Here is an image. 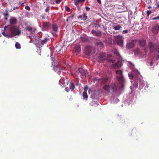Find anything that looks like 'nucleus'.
Masks as SVG:
<instances>
[{
    "label": "nucleus",
    "instance_id": "1",
    "mask_svg": "<svg viewBox=\"0 0 159 159\" xmlns=\"http://www.w3.org/2000/svg\"><path fill=\"white\" fill-rule=\"evenodd\" d=\"M116 73L117 74V79L120 83V85L119 86L117 82H112L109 84L105 85L103 88L108 93H112L113 94H116L119 90H122L123 89L124 79L122 74V71L121 70H117Z\"/></svg>",
    "mask_w": 159,
    "mask_h": 159
},
{
    "label": "nucleus",
    "instance_id": "2",
    "mask_svg": "<svg viewBox=\"0 0 159 159\" xmlns=\"http://www.w3.org/2000/svg\"><path fill=\"white\" fill-rule=\"evenodd\" d=\"M10 30L11 34V37L16 35H19L21 34V30L19 27L16 26L11 25L10 28Z\"/></svg>",
    "mask_w": 159,
    "mask_h": 159
},
{
    "label": "nucleus",
    "instance_id": "3",
    "mask_svg": "<svg viewBox=\"0 0 159 159\" xmlns=\"http://www.w3.org/2000/svg\"><path fill=\"white\" fill-rule=\"evenodd\" d=\"M148 46L151 53L155 51L159 53V43L154 44L152 42H150L148 43Z\"/></svg>",
    "mask_w": 159,
    "mask_h": 159
},
{
    "label": "nucleus",
    "instance_id": "4",
    "mask_svg": "<svg viewBox=\"0 0 159 159\" xmlns=\"http://www.w3.org/2000/svg\"><path fill=\"white\" fill-rule=\"evenodd\" d=\"M115 42L118 45L122 47L123 46V39L122 37L120 36L116 37L115 39Z\"/></svg>",
    "mask_w": 159,
    "mask_h": 159
},
{
    "label": "nucleus",
    "instance_id": "5",
    "mask_svg": "<svg viewBox=\"0 0 159 159\" xmlns=\"http://www.w3.org/2000/svg\"><path fill=\"white\" fill-rule=\"evenodd\" d=\"M79 70L82 76H84L86 77L89 75V72L87 70L85 69L84 68L81 67L79 68Z\"/></svg>",
    "mask_w": 159,
    "mask_h": 159
},
{
    "label": "nucleus",
    "instance_id": "6",
    "mask_svg": "<svg viewBox=\"0 0 159 159\" xmlns=\"http://www.w3.org/2000/svg\"><path fill=\"white\" fill-rule=\"evenodd\" d=\"M137 40L134 39L132 40L130 42H129L127 43L126 45V47L127 48L130 49L133 48L135 44L136 43Z\"/></svg>",
    "mask_w": 159,
    "mask_h": 159
},
{
    "label": "nucleus",
    "instance_id": "7",
    "mask_svg": "<svg viewBox=\"0 0 159 159\" xmlns=\"http://www.w3.org/2000/svg\"><path fill=\"white\" fill-rule=\"evenodd\" d=\"M122 65L121 61H118L116 63L113 64L111 66V67L114 69H117L120 67Z\"/></svg>",
    "mask_w": 159,
    "mask_h": 159
},
{
    "label": "nucleus",
    "instance_id": "8",
    "mask_svg": "<svg viewBox=\"0 0 159 159\" xmlns=\"http://www.w3.org/2000/svg\"><path fill=\"white\" fill-rule=\"evenodd\" d=\"M25 29L26 30H27L30 33V35L34 34L36 30V29L32 28L30 26H27Z\"/></svg>",
    "mask_w": 159,
    "mask_h": 159
},
{
    "label": "nucleus",
    "instance_id": "9",
    "mask_svg": "<svg viewBox=\"0 0 159 159\" xmlns=\"http://www.w3.org/2000/svg\"><path fill=\"white\" fill-rule=\"evenodd\" d=\"M91 98L93 100L91 102L90 105L92 106L97 105L98 100L96 98H94L93 95H91Z\"/></svg>",
    "mask_w": 159,
    "mask_h": 159
},
{
    "label": "nucleus",
    "instance_id": "10",
    "mask_svg": "<svg viewBox=\"0 0 159 159\" xmlns=\"http://www.w3.org/2000/svg\"><path fill=\"white\" fill-rule=\"evenodd\" d=\"M91 32L93 35L97 37L101 36L102 34L101 32L99 30L96 31L94 30H93Z\"/></svg>",
    "mask_w": 159,
    "mask_h": 159
},
{
    "label": "nucleus",
    "instance_id": "11",
    "mask_svg": "<svg viewBox=\"0 0 159 159\" xmlns=\"http://www.w3.org/2000/svg\"><path fill=\"white\" fill-rule=\"evenodd\" d=\"M43 26L45 29H49L51 28V25L48 22H43Z\"/></svg>",
    "mask_w": 159,
    "mask_h": 159
},
{
    "label": "nucleus",
    "instance_id": "12",
    "mask_svg": "<svg viewBox=\"0 0 159 159\" xmlns=\"http://www.w3.org/2000/svg\"><path fill=\"white\" fill-rule=\"evenodd\" d=\"M53 69L55 72L59 74H60L61 71L62 70V68H61V67L59 65L55 66Z\"/></svg>",
    "mask_w": 159,
    "mask_h": 159
},
{
    "label": "nucleus",
    "instance_id": "13",
    "mask_svg": "<svg viewBox=\"0 0 159 159\" xmlns=\"http://www.w3.org/2000/svg\"><path fill=\"white\" fill-rule=\"evenodd\" d=\"M159 26L158 25H156L154 26L152 28V32L154 34H157L159 31Z\"/></svg>",
    "mask_w": 159,
    "mask_h": 159
},
{
    "label": "nucleus",
    "instance_id": "14",
    "mask_svg": "<svg viewBox=\"0 0 159 159\" xmlns=\"http://www.w3.org/2000/svg\"><path fill=\"white\" fill-rule=\"evenodd\" d=\"M109 79V77H105L100 80L99 81L102 84H105L107 82Z\"/></svg>",
    "mask_w": 159,
    "mask_h": 159
},
{
    "label": "nucleus",
    "instance_id": "15",
    "mask_svg": "<svg viewBox=\"0 0 159 159\" xmlns=\"http://www.w3.org/2000/svg\"><path fill=\"white\" fill-rule=\"evenodd\" d=\"M139 43L141 46L144 47L146 45V41L143 39L140 40L139 41Z\"/></svg>",
    "mask_w": 159,
    "mask_h": 159
},
{
    "label": "nucleus",
    "instance_id": "16",
    "mask_svg": "<svg viewBox=\"0 0 159 159\" xmlns=\"http://www.w3.org/2000/svg\"><path fill=\"white\" fill-rule=\"evenodd\" d=\"M10 23L12 25L16 24L17 23L16 19L15 18L11 19L10 20Z\"/></svg>",
    "mask_w": 159,
    "mask_h": 159
},
{
    "label": "nucleus",
    "instance_id": "17",
    "mask_svg": "<svg viewBox=\"0 0 159 159\" xmlns=\"http://www.w3.org/2000/svg\"><path fill=\"white\" fill-rule=\"evenodd\" d=\"M113 53L116 56H117L118 58L120 59V55L119 52L116 49H114L113 50Z\"/></svg>",
    "mask_w": 159,
    "mask_h": 159
},
{
    "label": "nucleus",
    "instance_id": "18",
    "mask_svg": "<svg viewBox=\"0 0 159 159\" xmlns=\"http://www.w3.org/2000/svg\"><path fill=\"white\" fill-rule=\"evenodd\" d=\"M85 52L86 54L89 55L91 53L90 48L89 47H86L85 48Z\"/></svg>",
    "mask_w": 159,
    "mask_h": 159
},
{
    "label": "nucleus",
    "instance_id": "19",
    "mask_svg": "<svg viewBox=\"0 0 159 159\" xmlns=\"http://www.w3.org/2000/svg\"><path fill=\"white\" fill-rule=\"evenodd\" d=\"M52 29L53 31L55 32H57L58 31V27L57 25L55 24H53L52 25Z\"/></svg>",
    "mask_w": 159,
    "mask_h": 159
},
{
    "label": "nucleus",
    "instance_id": "20",
    "mask_svg": "<svg viewBox=\"0 0 159 159\" xmlns=\"http://www.w3.org/2000/svg\"><path fill=\"white\" fill-rule=\"evenodd\" d=\"M49 40V39L46 37L44 38L41 41V44L42 45H43L46 43Z\"/></svg>",
    "mask_w": 159,
    "mask_h": 159
},
{
    "label": "nucleus",
    "instance_id": "21",
    "mask_svg": "<svg viewBox=\"0 0 159 159\" xmlns=\"http://www.w3.org/2000/svg\"><path fill=\"white\" fill-rule=\"evenodd\" d=\"M69 86V88L70 89V90H73L75 88V85H74L73 83L71 82L70 83Z\"/></svg>",
    "mask_w": 159,
    "mask_h": 159
},
{
    "label": "nucleus",
    "instance_id": "22",
    "mask_svg": "<svg viewBox=\"0 0 159 159\" xmlns=\"http://www.w3.org/2000/svg\"><path fill=\"white\" fill-rule=\"evenodd\" d=\"M99 57L100 58L102 59V61H101V62L103 61V60L105 59V54L103 53H102L100 54Z\"/></svg>",
    "mask_w": 159,
    "mask_h": 159
},
{
    "label": "nucleus",
    "instance_id": "23",
    "mask_svg": "<svg viewBox=\"0 0 159 159\" xmlns=\"http://www.w3.org/2000/svg\"><path fill=\"white\" fill-rule=\"evenodd\" d=\"M33 40V42L35 44H38L39 43V39L38 37H36Z\"/></svg>",
    "mask_w": 159,
    "mask_h": 159
},
{
    "label": "nucleus",
    "instance_id": "24",
    "mask_svg": "<svg viewBox=\"0 0 159 159\" xmlns=\"http://www.w3.org/2000/svg\"><path fill=\"white\" fill-rule=\"evenodd\" d=\"M112 27L115 30H119L121 28V26L119 25L116 26H113Z\"/></svg>",
    "mask_w": 159,
    "mask_h": 159
},
{
    "label": "nucleus",
    "instance_id": "25",
    "mask_svg": "<svg viewBox=\"0 0 159 159\" xmlns=\"http://www.w3.org/2000/svg\"><path fill=\"white\" fill-rule=\"evenodd\" d=\"M96 44L98 46H99L100 48H102L103 46V43L101 41L96 43Z\"/></svg>",
    "mask_w": 159,
    "mask_h": 159
},
{
    "label": "nucleus",
    "instance_id": "26",
    "mask_svg": "<svg viewBox=\"0 0 159 159\" xmlns=\"http://www.w3.org/2000/svg\"><path fill=\"white\" fill-rule=\"evenodd\" d=\"M83 97L84 98H85L86 100H87L88 96L86 92L84 91L83 93Z\"/></svg>",
    "mask_w": 159,
    "mask_h": 159
},
{
    "label": "nucleus",
    "instance_id": "27",
    "mask_svg": "<svg viewBox=\"0 0 159 159\" xmlns=\"http://www.w3.org/2000/svg\"><path fill=\"white\" fill-rule=\"evenodd\" d=\"M88 18L87 16V14L85 13H83V15L82 16V20L84 21L87 20Z\"/></svg>",
    "mask_w": 159,
    "mask_h": 159
},
{
    "label": "nucleus",
    "instance_id": "28",
    "mask_svg": "<svg viewBox=\"0 0 159 159\" xmlns=\"http://www.w3.org/2000/svg\"><path fill=\"white\" fill-rule=\"evenodd\" d=\"M15 46L16 49H20L21 48V46L20 44L17 42L16 43Z\"/></svg>",
    "mask_w": 159,
    "mask_h": 159
},
{
    "label": "nucleus",
    "instance_id": "29",
    "mask_svg": "<svg viewBox=\"0 0 159 159\" xmlns=\"http://www.w3.org/2000/svg\"><path fill=\"white\" fill-rule=\"evenodd\" d=\"M134 52L135 54H139L140 53V50L139 48H136L134 50Z\"/></svg>",
    "mask_w": 159,
    "mask_h": 159
},
{
    "label": "nucleus",
    "instance_id": "30",
    "mask_svg": "<svg viewBox=\"0 0 159 159\" xmlns=\"http://www.w3.org/2000/svg\"><path fill=\"white\" fill-rule=\"evenodd\" d=\"M75 15V13H74L72 15L68 16V19H69V20L73 19Z\"/></svg>",
    "mask_w": 159,
    "mask_h": 159
},
{
    "label": "nucleus",
    "instance_id": "31",
    "mask_svg": "<svg viewBox=\"0 0 159 159\" xmlns=\"http://www.w3.org/2000/svg\"><path fill=\"white\" fill-rule=\"evenodd\" d=\"M65 9L68 12H69L70 11V9L67 6H66L65 7Z\"/></svg>",
    "mask_w": 159,
    "mask_h": 159
},
{
    "label": "nucleus",
    "instance_id": "32",
    "mask_svg": "<svg viewBox=\"0 0 159 159\" xmlns=\"http://www.w3.org/2000/svg\"><path fill=\"white\" fill-rule=\"evenodd\" d=\"M77 2L79 3H83L85 2V0H77Z\"/></svg>",
    "mask_w": 159,
    "mask_h": 159
},
{
    "label": "nucleus",
    "instance_id": "33",
    "mask_svg": "<svg viewBox=\"0 0 159 159\" xmlns=\"http://www.w3.org/2000/svg\"><path fill=\"white\" fill-rule=\"evenodd\" d=\"M152 13L151 11L148 10L147 11L146 14L148 16H149Z\"/></svg>",
    "mask_w": 159,
    "mask_h": 159
},
{
    "label": "nucleus",
    "instance_id": "34",
    "mask_svg": "<svg viewBox=\"0 0 159 159\" xmlns=\"http://www.w3.org/2000/svg\"><path fill=\"white\" fill-rule=\"evenodd\" d=\"M99 80H98V79H97L96 78H93V82H95V81H97V80H98V81H99Z\"/></svg>",
    "mask_w": 159,
    "mask_h": 159
},
{
    "label": "nucleus",
    "instance_id": "35",
    "mask_svg": "<svg viewBox=\"0 0 159 159\" xmlns=\"http://www.w3.org/2000/svg\"><path fill=\"white\" fill-rule=\"evenodd\" d=\"M56 3L57 4H59L62 1V0H55Z\"/></svg>",
    "mask_w": 159,
    "mask_h": 159
},
{
    "label": "nucleus",
    "instance_id": "36",
    "mask_svg": "<svg viewBox=\"0 0 159 159\" xmlns=\"http://www.w3.org/2000/svg\"><path fill=\"white\" fill-rule=\"evenodd\" d=\"M3 15L4 16H8V13L7 11V12L6 13H3Z\"/></svg>",
    "mask_w": 159,
    "mask_h": 159
},
{
    "label": "nucleus",
    "instance_id": "37",
    "mask_svg": "<svg viewBox=\"0 0 159 159\" xmlns=\"http://www.w3.org/2000/svg\"><path fill=\"white\" fill-rule=\"evenodd\" d=\"M70 89L68 87H66L65 88L66 91L67 92H68L69 91Z\"/></svg>",
    "mask_w": 159,
    "mask_h": 159
},
{
    "label": "nucleus",
    "instance_id": "38",
    "mask_svg": "<svg viewBox=\"0 0 159 159\" xmlns=\"http://www.w3.org/2000/svg\"><path fill=\"white\" fill-rule=\"evenodd\" d=\"M128 30H123V31H122V34H125V33H128Z\"/></svg>",
    "mask_w": 159,
    "mask_h": 159
},
{
    "label": "nucleus",
    "instance_id": "39",
    "mask_svg": "<svg viewBox=\"0 0 159 159\" xmlns=\"http://www.w3.org/2000/svg\"><path fill=\"white\" fill-rule=\"evenodd\" d=\"M25 9L28 10H30V8L28 6H26L25 7Z\"/></svg>",
    "mask_w": 159,
    "mask_h": 159
},
{
    "label": "nucleus",
    "instance_id": "40",
    "mask_svg": "<svg viewBox=\"0 0 159 159\" xmlns=\"http://www.w3.org/2000/svg\"><path fill=\"white\" fill-rule=\"evenodd\" d=\"M85 9H86V11H89L90 10V8L89 7H85Z\"/></svg>",
    "mask_w": 159,
    "mask_h": 159
},
{
    "label": "nucleus",
    "instance_id": "41",
    "mask_svg": "<svg viewBox=\"0 0 159 159\" xmlns=\"http://www.w3.org/2000/svg\"><path fill=\"white\" fill-rule=\"evenodd\" d=\"M2 33L4 36H5V37H7V35L5 34V33L4 31H2Z\"/></svg>",
    "mask_w": 159,
    "mask_h": 159
},
{
    "label": "nucleus",
    "instance_id": "42",
    "mask_svg": "<svg viewBox=\"0 0 159 159\" xmlns=\"http://www.w3.org/2000/svg\"><path fill=\"white\" fill-rule=\"evenodd\" d=\"M115 61V60L112 59H110V62L112 63H114Z\"/></svg>",
    "mask_w": 159,
    "mask_h": 159
},
{
    "label": "nucleus",
    "instance_id": "43",
    "mask_svg": "<svg viewBox=\"0 0 159 159\" xmlns=\"http://www.w3.org/2000/svg\"><path fill=\"white\" fill-rule=\"evenodd\" d=\"M49 7H48L45 9V11L46 12H48L49 11Z\"/></svg>",
    "mask_w": 159,
    "mask_h": 159
},
{
    "label": "nucleus",
    "instance_id": "44",
    "mask_svg": "<svg viewBox=\"0 0 159 159\" xmlns=\"http://www.w3.org/2000/svg\"><path fill=\"white\" fill-rule=\"evenodd\" d=\"M78 18L79 19H82V16L81 15H80V16H79L78 17Z\"/></svg>",
    "mask_w": 159,
    "mask_h": 159
},
{
    "label": "nucleus",
    "instance_id": "45",
    "mask_svg": "<svg viewBox=\"0 0 159 159\" xmlns=\"http://www.w3.org/2000/svg\"><path fill=\"white\" fill-rule=\"evenodd\" d=\"M159 19V16L157 17L153 18V20H156Z\"/></svg>",
    "mask_w": 159,
    "mask_h": 159
},
{
    "label": "nucleus",
    "instance_id": "46",
    "mask_svg": "<svg viewBox=\"0 0 159 159\" xmlns=\"http://www.w3.org/2000/svg\"><path fill=\"white\" fill-rule=\"evenodd\" d=\"M81 39L82 41H85V39L83 38H81Z\"/></svg>",
    "mask_w": 159,
    "mask_h": 159
},
{
    "label": "nucleus",
    "instance_id": "47",
    "mask_svg": "<svg viewBox=\"0 0 159 159\" xmlns=\"http://www.w3.org/2000/svg\"><path fill=\"white\" fill-rule=\"evenodd\" d=\"M88 89V87H85L84 88V90L85 91H86Z\"/></svg>",
    "mask_w": 159,
    "mask_h": 159
},
{
    "label": "nucleus",
    "instance_id": "48",
    "mask_svg": "<svg viewBox=\"0 0 159 159\" xmlns=\"http://www.w3.org/2000/svg\"><path fill=\"white\" fill-rule=\"evenodd\" d=\"M19 8V7H13V10H15L16 9H18Z\"/></svg>",
    "mask_w": 159,
    "mask_h": 159
},
{
    "label": "nucleus",
    "instance_id": "49",
    "mask_svg": "<svg viewBox=\"0 0 159 159\" xmlns=\"http://www.w3.org/2000/svg\"><path fill=\"white\" fill-rule=\"evenodd\" d=\"M97 1L99 4H100L101 3V0H97Z\"/></svg>",
    "mask_w": 159,
    "mask_h": 159
},
{
    "label": "nucleus",
    "instance_id": "50",
    "mask_svg": "<svg viewBox=\"0 0 159 159\" xmlns=\"http://www.w3.org/2000/svg\"><path fill=\"white\" fill-rule=\"evenodd\" d=\"M156 59L157 60L159 59V55H158L157 56Z\"/></svg>",
    "mask_w": 159,
    "mask_h": 159
},
{
    "label": "nucleus",
    "instance_id": "51",
    "mask_svg": "<svg viewBox=\"0 0 159 159\" xmlns=\"http://www.w3.org/2000/svg\"><path fill=\"white\" fill-rule=\"evenodd\" d=\"M157 7H159V2L157 3Z\"/></svg>",
    "mask_w": 159,
    "mask_h": 159
},
{
    "label": "nucleus",
    "instance_id": "52",
    "mask_svg": "<svg viewBox=\"0 0 159 159\" xmlns=\"http://www.w3.org/2000/svg\"><path fill=\"white\" fill-rule=\"evenodd\" d=\"M4 19L5 20H7V16H5Z\"/></svg>",
    "mask_w": 159,
    "mask_h": 159
},
{
    "label": "nucleus",
    "instance_id": "53",
    "mask_svg": "<svg viewBox=\"0 0 159 159\" xmlns=\"http://www.w3.org/2000/svg\"><path fill=\"white\" fill-rule=\"evenodd\" d=\"M7 27V26H4V30H6V29Z\"/></svg>",
    "mask_w": 159,
    "mask_h": 159
},
{
    "label": "nucleus",
    "instance_id": "54",
    "mask_svg": "<svg viewBox=\"0 0 159 159\" xmlns=\"http://www.w3.org/2000/svg\"><path fill=\"white\" fill-rule=\"evenodd\" d=\"M75 5H76V6H77L78 5V3L77 2H75Z\"/></svg>",
    "mask_w": 159,
    "mask_h": 159
},
{
    "label": "nucleus",
    "instance_id": "55",
    "mask_svg": "<svg viewBox=\"0 0 159 159\" xmlns=\"http://www.w3.org/2000/svg\"><path fill=\"white\" fill-rule=\"evenodd\" d=\"M144 51L145 52H147V49H146V48H145L144 49Z\"/></svg>",
    "mask_w": 159,
    "mask_h": 159
},
{
    "label": "nucleus",
    "instance_id": "56",
    "mask_svg": "<svg viewBox=\"0 0 159 159\" xmlns=\"http://www.w3.org/2000/svg\"><path fill=\"white\" fill-rule=\"evenodd\" d=\"M151 8V7H150V6H149V7H148V9H150V8Z\"/></svg>",
    "mask_w": 159,
    "mask_h": 159
},
{
    "label": "nucleus",
    "instance_id": "57",
    "mask_svg": "<svg viewBox=\"0 0 159 159\" xmlns=\"http://www.w3.org/2000/svg\"><path fill=\"white\" fill-rule=\"evenodd\" d=\"M69 20V19H68V17L67 19L66 20V21H68V20Z\"/></svg>",
    "mask_w": 159,
    "mask_h": 159
},
{
    "label": "nucleus",
    "instance_id": "58",
    "mask_svg": "<svg viewBox=\"0 0 159 159\" xmlns=\"http://www.w3.org/2000/svg\"><path fill=\"white\" fill-rule=\"evenodd\" d=\"M141 85H142V87H143V86L144 85V84H141Z\"/></svg>",
    "mask_w": 159,
    "mask_h": 159
},
{
    "label": "nucleus",
    "instance_id": "59",
    "mask_svg": "<svg viewBox=\"0 0 159 159\" xmlns=\"http://www.w3.org/2000/svg\"><path fill=\"white\" fill-rule=\"evenodd\" d=\"M150 65L151 66H152V62H151L150 63Z\"/></svg>",
    "mask_w": 159,
    "mask_h": 159
},
{
    "label": "nucleus",
    "instance_id": "60",
    "mask_svg": "<svg viewBox=\"0 0 159 159\" xmlns=\"http://www.w3.org/2000/svg\"><path fill=\"white\" fill-rule=\"evenodd\" d=\"M23 4H24V3H22L21 4V6H23Z\"/></svg>",
    "mask_w": 159,
    "mask_h": 159
},
{
    "label": "nucleus",
    "instance_id": "61",
    "mask_svg": "<svg viewBox=\"0 0 159 159\" xmlns=\"http://www.w3.org/2000/svg\"><path fill=\"white\" fill-rule=\"evenodd\" d=\"M140 85L139 84V87H140Z\"/></svg>",
    "mask_w": 159,
    "mask_h": 159
}]
</instances>
